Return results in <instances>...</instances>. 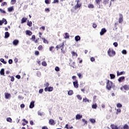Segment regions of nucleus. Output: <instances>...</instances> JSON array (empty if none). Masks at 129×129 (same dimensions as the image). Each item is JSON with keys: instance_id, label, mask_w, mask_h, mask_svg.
Instances as JSON below:
<instances>
[{"instance_id": "nucleus-17", "label": "nucleus", "mask_w": 129, "mask_h": 129, "mask_svg": "<svg viewBox=\"0 0 129 129\" xmlns=\"http://www.w3.org/2000/svg\"><path fill=\"white\" fill-rule=\"evenodd\" d=\"M13 44L14 46H17L19 44V41L17 39H15L13 41Z\"/></svg>"}, {"instance_id": "nucleus-2", "label": "nucleus", "mask_w": 129, "mask_h": 129, "mask_svg": "<svg viewBox=\"0 0 129 129\" xmlns=\"http://www.w3.org/2000/svg\"><path fill=\"white\" fill-rule=\"evenodd\" d=\"M107 54L109 57H113V56L115 55V51H114L112 48H109L107 51Z\"/></svg>"}, {"instance_id": "nucleus-53", "label": "nucleus", "mask_w": 129, "mask_h": 129, "mask_svg": "<svg viewBox=\"0 0 129 129\" xmlns=\"http://www.w3.org/2000/svg\"><path fill=\"white\" fill-rule=\"evenodd\" d=\"M121 53L124 54V55H126V50L123 49V50H122Z\"/></svg>"}, {"instance_id": "nucleus-47", "label": "nucleus", "mask_w": 129, "mask_h": 129, "mask_svg": "<svg viewBox=\"0 0 129 129\" xmlns=\"http://www.w3.org/2000/svg\"><path fill=\"white\" fill-rule=\"evenodd\" d=\"M17 1L16 0H11V4L15 5L16 4Z\"/></svg>"}, {"instance_id": "nucleus-56", "label": "nucleus", "mask_w": 129, "mask_h": 129, "mask_svg": "<svg viewBox=\"0 0 129 129\" xmlns=\"http://www.w3.org/2000/svg\"><path fill=\"white\" fill-rule=\"evenodd\" d=\"M90 121H91V122H92V123H94V122H95V119H90Z\"/></svg>"}, {"instance_id": "nucleus-44", "label": "nucleus", "mask_w": 129, "mask_h": 129, "mask_svg": "<svg viewBox=\"0 0 129 129\" xmlns=\"http://www.w3.org/2000/svg\"><path fill=\"white\" fill-rule=\"evenodd\" d=\"M77 97L79 100H81L82 99V97H81V96H80V95H77Z\"/></svg>"}, {"instance_id": "nucleus-48", "label": "nucleus", "mask_w": 129, "mask_h": 129, "mask_svg": "<svg viewBox=\"0 0 129 129\" xmlns=\"http://www.w3.org/2000/svg\"><path fill=\"white\" fill-rule=\"evenodd\" d=\"M55 71H56L57 72H58L60 71V69L59 68V67H56L55 68Z\"/></svg>"}, {"instance_id": "nucleus-58", "label": "nucleus", "mask_w": 129, "mask_h": 129, "mask_svg": "<svg viewBox=\"0 0 129 129\" xmlns=\"http://www.w3.org/2000/svg\"><path fill=\"white\" fill-rule=\"evenodd\" d=\"M16 78L17 79H21V76H20V75H17L16 76Z\"/></svg>"}, {"instance_id": "nucleus-34", "label": "nucleus", "mask_w": 129, "mask_h": 129, "mask_svg": "<svg viewBox=\"0 0 129 129\" xmlns=\"http://www.w3.org/2000/svg\"><path fill=\"white\" fill-rule=\"evenodd\" d=\"M2 22H3V23H5V25H7L8 24V21H7V19L3 18L2 20Z\"/></svg>"}, {"instance_id": "nucleus-33", "label": "nucleus", "mask_w": 129, "mask_h": 129, "mask_svg": "<svg viewBox=\"0 0 129 129\" xmlns=\"http://www.w3.org/2000/svg\"><path fill=\"white\" fill-rule=\"evenodd\" d=\"M38 50H39V51H42V50H43V46L42 45H39L38 47Z\"/></svg>"}, {"instance_id": "nucleus-22", "label": "nucleus", "mask_w": 129, "mask_h": 129, "mask_svg": "<svg viewBox=\"0 0 129 129\" xmlns=\"http://www.w3.org/2000/svg\"><path fill=\"white\" fill-rule=\"evenodd\" d=\"M75 40L76 41V42H78V41H80L81 38H80V36L78 35V36H75Z\"/></svg>"}, {"instance_id": "nucleus-24", "label": "nucleus", "mask_w": 129, "mask_h": 129, "mask_svg": "<svg viewBox=\"0 0 129 129\" xmlns=\"http://www.w3.org/2000/svg\"><path fill=\"white\" fill-rule=\"evenodd\" d=\"M88 8L89 9H94V5H93V4H89L88 5Z\"/></svg>"}, {"instance_id": "nucleus-12", "label": "nucleus", "mask_w": 129, "mask_h": 129, "mask_svg": "<svg viewBox=\"0 0 129 129\" xmlns=\"http://www.w3.org/2000/svg\"><path fill=\"white\" fill-rule=\"evenodd\" d=\"M34 103H35V101H31V103H30V105L29 106V107L30 108H33L34 107V106H35Z\"/></svg>"}, {"instance_id": "nucleus-40", "label": "nucleus", "mask_w": 129, "mask_h": 129, "mask_svg": "<svg viewBox=\"0 0 129 129\" xmlns=\"http://www.w3.org/2000/svg\"><path fill=\"white\" fill-rule=\"evenodd\" d=\"M102 0H95L96 4L97 5H100V2H102Z\"/></svg>"}, {"instance_id": "nucleus-50", "label": "nucleus", "mask_w": 129, "mask_h": 129, "mask_svg": "<svg viewBox=\"0 0 129 129\" xmlns=\"http://www.w3.org/2000/svg\"><path fill=\"white\" fill-rule=\"evenodd\" d=\"M72 54L73 56H75V55H76V57H77L78 55L77 53H76L74 51H72Z\"/></svg>"}, {"instance_id": "nucleus-4", "label": "nucleus", "mask_w": 129, "mask_h": 129, "mask_svg": "<svg viewBox=\"0 0 129 129\" xmlns=\"http://www.w3.org/2000/svg\"><path fill=\"white\" fill-rule=\"evenodd\" d=\"M82 4L81 3H79V1H77V4L74 6V10H80V8H81Z\"/></svg>"}, {"instance_id": "nucleus-64", "label": "nucleus", "mask_w": 129, "mask_h": 129, "mask_svg": "<svg viewBox=\"0 0 129 129\" xmlns=\"http://www.w3.org/2000/svg\"><path fill=\"white\" fill-rule=\"evenodd\" d=\"M42 129H48V128L47 126H44L42 127Z\"/></svg>"}, {"instance_id": "nucleus-61", "label": "nucleus", "mask_w": 129, "mask_h": 129, "mask_svg": "<svg viewBox=\"0 0 129 129\" xmlns=\"http://www.w3.org/2000/svg\"><path fill=\"white\" fill-rule=\"evenodd\" d=\"M45 3L46 5H49V4H50V1H49V0H45Z\"/></svg>"}, {"instance_id": "nucleus-13", "label": "nucleus", "mask_w": 129, "mask_h": 129, "mask_svg": "<svg viewBox=\"0 0 129 129\" xmlns=\"http://www.w3.org/2000/svg\"><path fill=\"white\" fill-rule=\"evenodd\" d=\"M49 51L52 52V53H54L55 52V47L54 46H50L49 47Z\"/></svg>"}, {"instance_id": "nucleus-35", "label": "nucleus", "mask_w": 129, "mask_h": 129, "mask_svg": "<svg viewBox=\"0 0 129 129\" xmlns=\"http://www.w3.org/2000/svg\"><path fill=\"white\" fill-rule=\"evenodd\" d=\"M1 62L3 63V64H7V61H5V59L4 58H1L0 59Z\"/></svg>"}, {"instance_id": "nucleus-37", "label": "nucleus", "mask_w": 129, "mask_h": 129, "mask_svg": "<svg viewBox=\"0 0 129 129\" xmlns=\"http://www.w3.org/2000/svg\"><path fill=\"white\" fill-rule=\"evenodd\" d=\"M64 128L67 129L73 128V126L69 127V125H68V124H67Z\"/></svg>"}, {"instance_id": "nucleus-42", "label": "nucleus", "mask_w": 129, "mask_h": 129, "mask_svg": "<svg viewBox=\"0 0 129 129\" xmlns=\"http://www.w3.org/2000/svg\"><path fill=\"white\" fill-rule=\"evenodd\" d=\"M35 39H36V36H35V35H33L31 37L32 41H35Z\"/></svg>"}, {"instance_id": "nucleus-43", "label": "nucleus", "mask_w": 129, "mask_h": 129, "mask_svg": "<svg viewBox=\"0 0 129 129\" xmlns=\"http://www.w3.org/2000/svg\"><path fill=\"white\" fill-rule=\"evenodd\" d=\"M92 108H94V109H96V108L97 107V105L96 104H93L92 106Z\"/></svg>"}, {"instance_id": "nucleus-49", "label": "nucleus", "mask_w": 129, "mask_h": 129, "mask_svg": "<svg viewBox=\"0 0 129 129\" xmlns=\"http://www.w3.org/2000/svg\"><path fill=\"white\" fill-rule=\"evenodd\" d=\"M92 27H93V28H94V29H95V28H97V25H96V24H95V23H93Z\"/></svg>"}, {"instance_id": "nucleus-62", "label": "nucleus", "mask_w": 129, "mask_h": 129, "mask_svg": "<svg viewBox=\"0 0 129 129\" xmlns=\"http://www.w3.org/2000/svg\"><path fill=\"white\" fill-rule=\"evenodd\" d=\"M96 97H97L96 96H94L93 98V101H96Z\"/></svg>"}, {"instance_id": "nucleus-8", "label": "nucleus", "mask_w": 129, "mask_h": 129, "mask_svg": "<svg viewBox=\"0 0 129 129\" xmlns=\"http://www.w3.org/2000/svg\"><path fill=\"white\" fill-rule=\"evenodd\" d=\"M48 123L50 125H55V124L56 123H55V121L54 120V119H50L49 120V122Z\"/></svg>"}, {"instance_id": "nucleus-46", "label": "nucleus", "mask_w": 129, "mask_h": 129, "mask_svg": "<svg viewBox=\"0 0 129 129\" xmlns=\"http://www.w3.org/2000/svg\"><path fill=\"white\" fill-rule=\"evenodd\" d=\"M79 78H80V79H81V78H82V75H81L80 73H77V74Z\"/></svg>"}, {"instance_id": "nucleus-9", "label": "nucleus", "mask_w": 129, "mask_h": 129, "mask_svg": "<svg viewBox=\"0 0 129 129\" xmlns=\"http://www.w3.org/2000/svg\"><path fill=\"white\" fill-rule=\"evenodd\" d=\"M103 4L104 5H107L109 4V7L111 6V2H109V0H104Z\"/></svg>"}, {"instance_id": "nucleus-10", "label": "nucleus", "mask_w": 129, "mask_h": 129, "mask_svg": "<svg viewBox=\"0 0 129 129\" xmlns=\"http://www.w3.org/2000/svg\"><path fill=\"white\" fill-rule=\"evenodd\" d=\"M106 32V29H105V28H102L100 32V35L101 36H103V35H104V34H105Z\"/></svg>"}, {"instance_id": "nucleus-41", "label": "nucleus", "mask_w": 129, "mask_h": 129, "mask_svg": "<svg viewBox=\"0 0 129 129\" xmlns=\"http://www.w3.org/2000/svg\"><path fill=\"white\" fill-rule=\"evenodd\" d=\"M32 21L28 22H27V26H29V27H32Z\"/></svg>"}, {"instance_id": "nucleus-18", "label": "nucleus", "mask_w": 129, "mask_h": 129, "mask_svg": "<svg viewBox=\"0 0 129 129\" xmlns=\"http://www.w3.org/2000/svg\"><path fill=\"white\" fill-rule=\"evenodd\" d=\"M26 35H28V36H32V35H33V33H32L30 30H26Z\"/></svg>"}, {"instance_id": "nucleus-25", "label": "nucleus", "mask_w": 129, "mask_h": 129, "mask_svg": "<svg viewBox=\"0 0 129 129\" xmlns=\"http://www.w3.org/2000/svg\"><path fill=\"white\" fill-rule=\"evenodd\" d=\"M1 75H4L5 76V69H2L1 71H0Z\"/></svg>"}, {"instance_id": "nucleus-39", "label": "nucleus", "mask_w": 129, "mask_h": 129, "mask_svg": "<svg viewBox=\"0 0 129 129\" xmlns=\"http://www.w3.org/2000/svg\"><path fill=\"white\" fill-rule=\"evenodd\" d=\"M116 106H117V107L120 108V107H122V105H121V104L118 103L117 104Z\"/></svg>"}, {"instance_id": "nucleus-36", "label": "nucleus", "mask_w": 129, "mask_h": 129, "mask_svg": "<svg viewBox=\"0 0 129 129\" xmlns=\"http://www.w3.org/2000/svg\"><path fill=\"white\" fill-rule=\"evenodd\" d=\"M8 4L7 3V2H3L1 4V7H5V6H7Z\"/></svg>"}, {"instance_id": "nucleus-23", "label": "nucleus", "mask_w": 129, "mask_h": 129, "mask_svg": "<svg viewBox=\"0 0 129 129\" xmlns=\"http://www.w3.org/2000/svg\"><path fill=\"white\" fill-rule=\"evenodd\" d=\"M110 126L112 129H118V127H117V126L114 124H111Z\"/></svg>"}, {"instance_id": "nucleus-11", "label": "nucleus", "mask_w": 129, "mask_h": 129, "mask_svg": "<svg viewBox=\"0 0 129 129\" xmlns=\"http://www.w3.org/2000/svg\"><path fill=\"white\" fill-rule=\"evenodd\" d=\"M11 95L10 94L8 93H5V98L6 99H9V98H11Z\"/></svg>"}, {"instance_id": "nucleus-3", "label": "nucleus", "mask_w": 129, "mask_h": 129, "mask_svg": "<svg viewBox=\"0 0 129 129\" xmlns=\"http://www.w3.org/2000/svg\"><path fill=\"white\" fill-rule=\"evenodd\" d=\"M111 87H112V82L108 80L106 83V88L108 90H110V89H111Z\"/></svg>"}, {"instance_id": "nucleus-59", "label": "nucleus", "mask_w": 129, "mask_h": 129, "mask_svg": "<svg viewBox=\"0 0 129 129\" xmlns=\"http://www.w3.org/2000/svg\"><path fill=\"white\" fill-rule=\"evenodd\" d=\"M39 54H40L39 52V51H38V50L35 51V55H36V56H38L39 55Z\"/></svg>"}, {"instance_id": "nucleus-20", "label": "nucleus", "mask_w": 129, "mask_h": 129, "mask_svg": "<svg viewBox=\"0 0 129 129\" xmlns=\"http://www.w3.org/2000/svg\"><path fill=\"white\" fill-rule=\"evenodd\" d=\"M5 39H7L8 38H9V37H10V33H9V32H6L5 33Z\"/></svg>"}, {"instance_id": "nucleus-14", "label": "nucleus", "mask_w": 129, "mask_h": 129, "mask_svg": "<svg viewBox=\"0 0 129 129\" xmlns=\"http://www.w3.org/2000/svg\"><path fill=\"white\" fill-rule=\"evenodd\" d=\"M124 74H125L124 72H119L118 71H117V76H120V75H123Z\"/></svg>"}, {"instance_id": "nucleus-45", "label": "nucleus", "mask_w": 129, "mask_h": 129, "mask_svg": "<svg viewBox=\"0 0 129 129\" xmlns=\"http://www.w3.org/2000/svg\"><path fill=\"white\" fill-rule=\"evenodd\" d=\"M123 129H128V126L127 124H125L123 127Z\"/></svg>"}, {"instance_id": "nucleus-16", "label": "nucleus", "mask_w": 129, "mask_h": 129, "mask_svg": "<svg viewBox=\"0 0 129 129\" xmlns=\"http://www.w3.org/2000/svg\"><path fill=\"white\" fill-rule=\"evenodd\" d=\"M81 118H82V115L79 114L76 115V119H81Z\"/></svg>"}, {"instance_id": "nucleus-38", "label": "nucleus", "mask_w": 129, "mask_h": 129, "mask_svg": "<svg viewBox=\"0 0 129 129\" xmlns=\"http://www.w3.org/2000/svg\"><path fill=\"white\" fill-rule=\"evenodd\" d=\"M7 121H8V122H12V119L11 117H8L7 118Z\"/></svg>"}, {"instance_id": "nucleus-27", "label": "nucleus", "mask_w": 129, "mask_h": 129, "mask_svg": "<svg viewBox=\"0 0 129 129\" xmlns=\"http://www.w3.org/2000/svg\"><path fill=\"white\" fill-rule=\"evenodd\" d=\"M42 40H43V43L44 44H49V41L45 39V38H42Z\"/></svg>"}, {"instance_id": "nucleus-30", "label": "nucleus", "mask_w": 129, "mask_h": 129, "mask_svg": "<svg viewBox=\"0 0 129 129\" xmlns=\"http://www.w3.org/2000/svg\"><path fill=\"white\" fill-rule=\"evenodd\" d=\"M68 95H72V94H73V90H70L68 92Z\"/></svg>"}, {"instance_id": "nucleus-21", "label": "nucleus", "mask_w": 129, "mask_h": 129, "mask_svg": "<svg viewBox=\"0 0 129 129\" xmlns=\"http://www.w3.org/2000/svg\"><path fill=\"white\" fill-rule=\"evenodd\" d=\"M125 78L124 77H121L119 78L118 79V82H121V81H122L123 80H124Z\"/></svg>"}, {"instance_id": "nucleus-57", "label": "nucleus", "mask_w": 129, "mask_h": 129, "mask_svg": "<svg viewBox=\"0 0 129 129\" xmlns=\"http://www.w3.org/2000/svg\"><path fill=\"white\" fill-rule=\"evenodd\" d=\"M11 81L14 82L15 81V78L14 77H11Z\"/></svg>"}, {"instance_id": "nucleus-15", "label": "nucleus", "mask_w": 129, "mask_h": 129, "mask_svg": "<svg viewBox=\"0 0 129 129\" xmlns=\"http://www.w3.org/2000/svg\"><path fill=\"white\" fill-rule=\"evenodd\" d=\"M28 20V18L23 17L21 20V24H24V23H26Z\"/></svg>"}, {"instance_id": "nucleus-52", "label": "nucleus", "mask_w": 129, "mask_h": 129, "mask_svg": "<svg viewBox=\"0 0 129 129\" xmlns=\"http://www.w3.org/2000/svg\"><path fill=\"white\" fill-rule=\"evenodd\" d=\"M42 66H47V62L46 61H43L42 62Z\"/></svg>"}, {"instance_id": "nucleus-31", "label": "nucleus", "mask_w": 129, "mask_h": 129, "mask_svg": "<svg viewBox=\"0 0 129 129\" xmlns=\"http://www.w3.org/2000/svg\"><path fill=\"white\" fill-rule=\"evenodd\" d=\"M83 102H89V100L87 98H85L83 100Z\"/></svg>"}, {"instance_id": "nucleus-29", "label": "nucleus", "mask_w": 129, "mask_h": 129, "mask_svg": "<svg viewBox=\"0 0 129 129\" xmlns=\"http://www.w3.org/2000/svg\"><path fill=\"white\" fill-rule=\"evenodd\" d=\"M65 36H64V39H68V38H69L70 36H69V34L67 32H66L65 34Z\"/></svg>"}, {"instance_id": "nucleus-26", "label": "nucleus", "mask_w": 129, "mask_h": 129, "mask_svg": "<svg viewBox=\"0 0 129 129\" xmlns=\"http://www.w3.org/2000/svg\"><path fill=\"white\" fill-rule=\"evenodd\" d=\"M123 88H124L125 90H128L129 89V87L128 86H127V85H124Z\"/></svg>"}, {"instance_id": "nucleus-28", "label": "nucleus", "mask_w": 129, "mask_h": 129, "mask_svg": "<svg viewBox=\"0 0 129 129\" xmlns=\"http://www.w3.org/2000/svg\"><path fill=\"white\" fill-rule=\"evenodd\" d=\"M110 79H114L115 78V76L112 74H110Z\"/></svg>"}, {"instance_id": "nucleus-6", "label": "nucleus", "mask_w": 129, "mask_h": 129, "mask_svg": "<svg viewBox=\"0 0 129 129\" xmlns=\"http://www.w3.org/2000/svg\"><path fill=\"white\" fill-rule=\"evenodd\" d=\"M44 91H45V92H47V91H48L49 92H51V91H53V87L45 88Z\"/></svg>"}, {"instance_id": "nucleus-7", "label": "nucleus", "mask_w": 129, "mask_h": 129, "mask_svg": "<svg viewBox=\"0 0 129 129\" xmlns=\"http://www.w3.org/2000/svg\"><path fill=\"white\" fill-rule=\"evenodd\" d=\"M73 84L75 88H78V87H79V84H78V80H76L75 82H73Z\"/></svg>"}, {"instance_id": "nucleus-63", "label": "nucleus", "mask_w": 129, "mask_h": 129, "mask_svg": "<svg viewBox=\"0 0 129 129\" xmlns=\"http://www.w3.org/2000/svg\"><path fill=\"white\" fill-rule=\"evenodd\" d=\"M8 62L9 64H13V60L12 59H9L8 61Z\"/></svg>"}, {"instance_id": "nucleus-32", "label": "nucleus", "mask_w": 129, "mask_h": 129, "mask_svg": "<svg viewBox=\"0 0 129 129\" xmlns=\"http://www.w3.org/2000/svg\"><path fill=\"white\" fill-rule=\"evenodd\" d=\"M49 85H50L49 83H46L44 84V86L45 88H48V87H49Z\"/></svg>"}, {"instance_id": "nucleus-5", "label": "nucleus", "mask_w": 129, "mask_h": 129, "mask_svg": "<svg viewBox=\"0 0 129 129\" xmlns=\"http://www.w3.org/2000/svg\"><path fill=\"white\" fill-rule=\"evenodd\" d=\"M119 18L118 20V23L119 24H121V23L123 22V16H122V14H119Z\"/></svg>"}, {"instance_id": "nucleus-1", "label": "nucleus", "mask_w": 129, "mask_h": 129, "mask_svg": "<svg viewBox=\"0 0 129 129\" xmlns=\"http://www.w3.org/2000/svg\"><path fill=\"white\" fill-rule=\"evenodd\" d=\"M64 44V42H62L61 44L56 45L55 47L57 51H58V49H60L63 54H65V51L63 50V49H64V47H65V45Z\"/></svg>"}, {"instance_id": "nucleus-19", "label": "nucleus", "mask_w": 129, "mask_h": 129, "mask_svg": "<svg viewBox=\"0 0 129 129\" xmlns=\"http://www.w3.org/2000/svg\"><path fill=\"white\" fill-rule=\"evenodd\" d=\"M14 11V7H11L8 8V11L9 12V13H12Z\"/></svg>"}, {"instance_id": "nucleus-55", "label": "nucleus", "mask_w": 129, "mask_h": 129, "mask_svg": "<svg viewBox=\"0 0 129 129\" xmlns=\"http://www.w3.org/2000/svg\"><path fill=\"white\" fill-rule=\"evenodd\" d=\"M59 3V0H53L52 4H58Z\"/></svg>"}, {"instance_id": "nucleus-60", "label": "nucleus", "mask_w": 129, "mask_h": 129, "mask_svg": "<svg viewBox=\"0 0 129 129\" xmlns=\"http://www.w3.org/2000/svg\"><path fill=\"white\" fill-rule=\"evenodd\" d=\"M113 45L114 46V47H117L118 44H117V42H114Z\"/></svg>"}, {"instance_id": "nucleus-54", "label": "nucleus", "mask_w": 129, "mask_h": 129, "mask_svg": "<svg viewBox=\"0 0 129 129\" xmlns=\"http://www.w3.org/2000/svg\"><path fill=\"white\" fill-rule=\"evenodd\" d=\"M90 60H91V62H94L95 61V58H94V57H91L90 58Z\"/></svg>"}, {"instance_id": "nucleus-51", "label": "nucleus", "mask_w": 129, "mask_h": 129, "mask_svg": "<svg viewBox=\"0 0 129 129\" xmlns=\"http://www.w3.org/2000/svg\"><path fill=\"white\" fill-rule=\"evenodd\" d=\"M43 91H44V89H41L39 90V93H40V94H42Z\"/></svg>"}]
</instances>
